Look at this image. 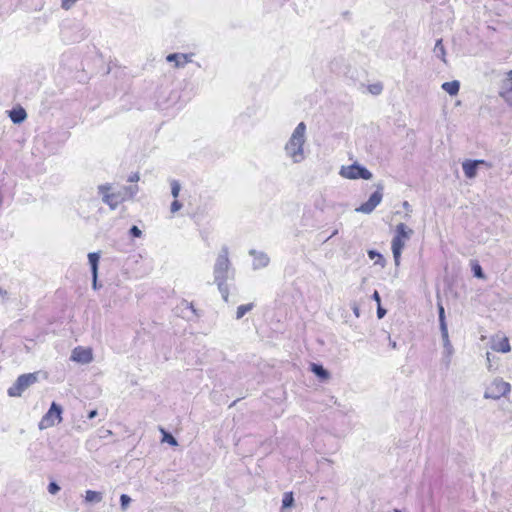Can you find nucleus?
I'll return each mask as SVG.
<instances>
[{
  "label": "nucleus",
  "mask_w": 512,
  "mask_h": 512,
  "mask_svg": "<svg viewBox=\"0 0 512 512\" xmlns=\"http://www.w3.org/2000/svg\"><path fill=\"white\" fill-rule=\"evenodd\" d=\"M2 293V290L0 289V294Z\"/></svg>",
  "instance_id": "nucleus-47"
},
{
  "label": "nucleus",
  "mask_w": 512,
  "mask_h": 512,
  "mask_svg": "<svg viewBox=\"0 0 512 512\" xmlns=\"http://www.w3.org/2000/svg\"><path fill=\"white\" fill-rule=\"evenodd\" d=\"M70 359L80 364H89L93 361V351L88 347L77 346L72 350Z\"/></svg>",
  "instance_id": "nucleus-10"
},
{
  "label": "nucleus",
  "mask_w": 512,
  "mask_h": 512,
  "mask_svg": "<svg viewBox=\"0 0 512 512\" xmlns=\"http://www.w3.org/2000/svg\"><path fill=\"white\" fill-rule=\"evenodd\" d=\"M491 349L496 352L508 353L511 350V346L507 337H493L491 341Z\"/></svg>",
  "instance_id": "nucleus-13"
},
{
  "label": "nucleus",
  "mask_w": 512,
  "mask_h": 512,
  "mask_svg": "<svg viewBox=\"0 0 512 512\" xmlns=\"http://www.w3.org/2000/svg\"><path fill=\"white\" fill-rule=\"evenodd\" d=\"M486 356H487V360L490 361V353L489 352L486 354Z\"/></svg>",
  "instance_id": "nucleus-44"
},
{
  "label": "nucleus",
  "mask_w": 512,
  "mask_h": 512,
  "mask_svg": "<svg viewBox=\"0 0 512 512\" xmlns=\"http://www.w3.org/2000/svg\"><path fill=\"white\" fill-rule=\"evenodd\" d=\"M171 194L176 199L179 196L181 186L180 183L177 180H171Z\"/></svg>",
  "instance_id": "nucleus-28"
},
{
  "label": "nucleus",
  "mask_w": 512,
  "mask_h": 512,
  "mask_svg": "<svg viewBox=\"0 0 512 512\" xmlns=\"http://www.w3.org/2000/svg\"><path fill=\"white\" fill-rule=\"evenodd\" d=\"M59 491H60V486L57 483H55V482L49 483V485H48V492L50 494L55 495Z\"/></svg>",
  "instance_id": "nucleus-32"
},
{
  "label": "nucleus",
  "mask_w": 512,
  "mask_h": 512,
  "mask_svg": "<svg viewBox=\"0 0 512 512\" xmlns=\"http://www.w3.org/2000/svg\"><path fill=\"white\" fill-rule=\"evenodd\" d=\"M352 310H353V312H354L356 317L360 316V309H359V307H358V305L356 303L352 304Z\"/></svg>",
  "instance_id": "nucleus-37"
},
{
  "label": "nucleus",
  "mask_w": 512,
  "mask_h": 512,
  "mask_svg": "<svg viewBox=\"0 0 512 512\" xmlns=\"http://www.w3.org/2000/svg\"><path fill=\"white\" fill-rule=\"evenodd\" d=\"M163 441H166L172 446H176L178 444L177 440L171 434L168 433H164Z\"/></svg>",
  "instance_id": "nucleus-33"
},
{
  "label": "nucleus",
  "mask_w": 512,
  "mask_h": 512,
  "mask_svg": "<svg viewBox=\"0 0 512 512\" xmlns=\"http://www.w3.org/2000/svg\"><path fill=\"white\" fill-rule=\"evenodd\" d=\"M193 56V53H172L167 55L166 61L173 63L175 68H184L188 63L192 62Z\"/></svg>",
  "instance_id": "nucleus-11"
},
{
  "label": "nucleus",
  "mask_w": 512,
  "mask_h": 512,
  "mask_svg": "<svg viewBox=\"0 0 512 512\" xmlns=\"http://www.w3.org/2000/svg\"><path fill=\"white\" fill-rule=\"evenodd\" d=\"M473 273H474V276L477 278L483 279L485 277L484 273L482 271V268L479 264L473 265Z\"/></svg>",
  "instance_id": "nucleus-31"
},
{
  "label": "nucleus",
  "mask_w": 512,
  "mask_h": 512,
  "mask_svg": "<svg viewBox=\"0 0 512 512\" xmlns=\"http://www.w3.org/2000/svg\"><path fill=\"white\" fill-rule=\"evenodd\" d=\"M214 282L216 283L219 292L224 301H228L229 298V286L228 280L234 278V270L231 267L229 260L228 247L223 246L216 258L213 267Z\"/></svg>",
  "instance_id": "nucleus-1"
},
{
  "label": "nucleus",
  "mask_w": 512,
  "mask_h": 512,
  "mask_svg": "<svg viewBox=\"0 0 512 512\" xmlns=\"http://www.w3.org/2000/svg\"><path fill=\"white\" fill-rule=\"evenodd\" d=\"M62 421V407L53 402L39 422V429L44 430L59 424Z\"/></svg>",
  "instance_id": "nucleus-6"
},
{
  "label": "nucleus",
  "mask_w": 512,
  "mask_h": 512,
  "mask_svg": "<svg viewBox=\"0 0 512 512\" xmlns=\"http://www.w3.org/2000/svg\"><path fill=\"white\" fill-rule=\"evenodd\" d=\"M181 208H182V204L178 200H174L171 203L170 210H171L172 213H175V212L179 211Z\"/></svg>",
  "instance_id": "nucleus-34"
},
{
  "label": "nucleus",
  "mask_w": 512,
  "mask_h": 512,
  "mask_svg": "<svg viewBox=\"0 0 512 512\" xmlns=\"http://www.w3.org/2000/svg\"><path fill=\"white\" fill-rule=\"evenodd\" d=\"M433 52L437 58L442 60L444 63H446V50L444 48V45L442 43V39H438L435 43Z\"/></svg>",
  "instance_id": "nucleus-19"
},
{
  "label": "nucleus",
  "mask_w": 512,
  "mask_h": 512,
  "mask_svg": "<svg viewBox=\"0 0 512 512\" xmlns=\"http://www.w3.org/2000/svg\"><path fill=\"white\" fill-rule=\"evenodd\" d=\"M103 499L102 493L93 491V490H87L85 493V501L89 503H99Z\"/></svg>",
  "instance_id": "nucleus-21"
},
{
  "label": "nucleus",
  "mask_w": 512,
  "mask_h": 512,
  "mask_svg": "<svg viewBox=\"0 0 512 512\" xmlns=\"http://www.w3.org/2000/svg\"><path fill=\"white\" fill-rule=\"evenodd\" d=\"M413 234L414 231L406 224L399 223L396 225L395 234L391 241V250L395 266L398 267L400 265L402 251Z\"/></svg>",
  "instance_id": "nucleus-3"
},
{
  "label": "nucleus",
  "mask_w": 512,
  "mask_h": 512,
  "mask_svg": "<svg viewBox=\"0 0 512 512\" xmlns=\"http://www.w3.org/2000/svg\"><path fill=\"white\" fill-rule=\"evenodd\" d=\"M339 174L347 179H358L362 178L369 180L372 178V173L363 166L358 164H352L349 166H342Z\"/></svg>",
  "instance_id": "nucleus-8"
},
{
  "label": "nucleus",
  "mask_w": 512,
  "mask_h": 512,
  "mask_svg": "<svg viewBox=\"0 0 512 512\" xmlns=\"http://www.w3.org/2000/svg\"><path fill=\"white\" fill-rule=\"evenodd\" d=\"M100 259V253L92 252L88 254L89 264L91 266L92 276L98 275V263Z\"/></svg>",
  "instance_id": "nucleus-18"
},
{
  "label": "nucleus",
  "mask_w": 512,
  "mask_h": 512,
  "mask_svg": "<svg viewBox=\"0 0 512 512\" xmlns=\"http://www.w3.org/2000/svg\"><path fill=\"white\" fill-rule=\"evenodd\" d=\"M97 414H98L97 410L90 411L89 414H88V419L95 418L97 416Z\"/></svg>",
  "instance_id": "nucleus-39"
},
{
  "label": "nucleus",
  "mask_w": 512,
  "mask_h": 512,
  "mask_svg": "<svg viewBox=\"0 0 512 512\" xmlns=\"http://www.w3.org/2000/svg\"><path fill=\"white\" fill-rule=\"evenodd\" d=\"M296 128H300V129H303V128H306L304 122H300Z\"/></svg>",
  "instance_id": "nucleus-43"
},
{
  "label": "nucleus",
  "mask_w": 512,
  "mask_h": 512,
  "mask_svg": "<svg viewBox=\"0 0 512 512\" xmlns=\"http://www.w3.org/2000/svg\"><path fill=\"white\" fill-rule=\"evenodd\" d=\"M438 309H439L440 330H441V332H446V331H448V328H447V324H446V321H445L444 307L441 304H438Z\"/></svg>",
  "instance_id": "nucleus-25"
},
{
  "label": "nucleus",
  "mask_w": 512,
  "mask_h": 512,
  "mask_svg": "<svg viewBox=\"0 0 512 512\" xmlns=\"http://www.w3.org/2000/svg\"><path fill=\"white\" fill-rule=\"evenodd\" d=\"M311 371L318 376L322 380H327L329 378V373L323 366L313 363L311 365Z\"/></svg>",
  "instance_id": "nucleus-22"
},
{
  "label": "nucleus",
  "mask_w": 512,
  "mask_h": 512,
  "mask_svg": "<svg viewBox=\"0 0 512 512\" xmlns=\"http://www.w3.org/2000/svg\"><path fill=\"white\" fill-rule=\"evenodd\" d=\"M305 143V130H294L284 148L293 163H301L306 158Z\"/></svg>",
  "instance_id": "nucleus-2"
},
{
  "label": "nucleus",
  "mask_w": 512,
  "mask_h": 512,
  "mask_svg": "<svg viewBox=\"0 0 512 512\" xmlns=\"http://www.w3.org/2000/svg\"><path fill=\"white\" fill-rule=\"evenodd\" d=\"M112 185L109 183L101 184L98 186V193L102 197V201L107 204L110 209L115 210L120 203L125 201V197L122 196V192H111Z\"/></svg>",
  "instance_id": "nucleus-4"
},
{
  "label": "nucleus",
  "mask_w": 512,
  "mask_h": 512,
  "mask_svg": "<svg viewBox=\"0 0 512 512\" xmlns=\"http://www.w3.org/2000/svg\"><path fill=\"white\" fill-rule=\"evenodd\" d=\"M395 512H400L398 509H395Z\"/></svg>",
  "instance_id": "nucleus-46"
},
{
  "label": "nucleus",
  "mask_w": 512,
  "mask_h": 512,
  "mask_svg": "<svg viewBox=\"0 0 512 512\" xmlns=\"http://www.w3.org/2000/svg\"><path fill=\"white\" fill-rule=\"evenodd\" d=\"M511 93H512V70L508 73V77L504 82L503 90L500 92V96L505 99L507 102H511Z\"/></svg>",
  "instance_id": "nucleus-16"
},
{
  "label": "nucleus",
  "mask_w": 512,
  "mask_h": 512,
  "mask_svg": "<svg viewBox=\"0 0 512 512\" xmlns=\"http://www.w3.org/2000/svg\"><path fill=\"white\" fill-rule=\"evenodd\" d=\"M441 335H442V339H443L444 354L446 355L447 358H450L451 355L453 354L454 350H453V346L449 340L448 331L441 332Z\"/></svg>",
  "instance_id": "nucleus-20"
},
{
  "label": "nucleus",
  "mask_w": 512,
  "mask_h": 512,
  "mask_svg": "<svg viewBox=\"0 0 512 512\" xmlns=\"http://www.w3.org/2000/svg\"><path fill=\"white\" fill-rule=\"evenodd\" d=\"M130 503H131V498L126 494H122L120 497L121 509L123 511H126Z\"/></svg>",
  "instance_id": "nucleus-30"
},
{
  "label": "nucleus",
  "mask_w": 512,
  "mask_h": 512,
  "mask_svg": "<svg viewBox=\"0 0 512 512\" xmlns=\"http://www.w3.org/2000/svg\"><path fill=\"white\" fill-rule=\"evenodd\" d=\"M130 233L133 237H141L142 231L137 226H132Z\"/></svg>",
  "instance_id": "nucleus-36"
},
{
  "label": "nucleus",
  "mask_w": 512,
  "mask_h": 512,
  "mask_svg": "<svg viewBox=\"0 0 512 512\" xmlns=\"http://www.w3.org/2000/svg\"><path fill=\"white\" fill-rule=\"evenodd\" d=\"M383 90L381 83H375L368 86V91L373 95H379Z\"/></svg>",
  "instance_id": "nucleus-29"
},
{
  "label": "nucleus",
  "mask_w": 512,
  "mask_h": 512,
  "mask_svg": "<svg viewBox=\"0 0 512 512\" xmlns=\"http://www.w3.org/2000/svg\"><path fill=\"white\" fill-rule=\"evenodd\" d=\"M484 160H470L467 159L462 163V168L465 176L469 179H473L477 176V168L480 165H485Z\"/></svg>",
  "instance_id": "nucleus-12"
},
{
  "label": "nucleus",
  "mask_w": 512,
  "mask_h": 512,
  "mask_svg": "<svg viewBox=\"0 0 512 512\" xmlns=\"http://www.w3.org/2000/svg\"><path fill=\"white\" fill-rule=\"evenodd\" d=\"M97 276H98V275H96V276H92V280H93V281H92V282H93V283H92V285H93V288H94V289H97Z\"/></svg>",
  "instance_id": "nucleus-42"
},
{
  "label": "nucleus",
  "mask_w": 512,
  "mask_h": 512,
  "mask_svg": "<svg viewBox=\"0 0 512 512\" xmlns=\"http://www.w3.org/2000/svg\"><path fill=\"white\" fill-rule=\"evenodd\" d=\"M252 308H253L252 303L238 306L237 311H236V319H241L247 312L251 311Z\"/></svg>",
  "instance_id": "nucleus-27"
},
{
  "label": "nucleus",
  "mask_w": 512,
  "mask_h": 512,
  "mask_svg": "<svg viewBox=\"0 0 512 512\" xmlns=\"http://www.w3.org/2000/svg\"><path fill=\"white\" fill-rule=\"evenodd\" d=\"M403 207H404V209H405L407 212H410V211H411V206H410V204H409L407 201H404V202H403Z\"/></svg>",
  "instance_id": "nucleus-40"
},
{
  "label": "nucleus",
  "mask_w": 512,
  "mask_h": 512,
  "mask_svg": "<svg viewBox=\"0 0 512 512\" xmlns=\"http://www.w3.org/2000/svg\"><path fill=\"white\" fill-rule=\"evenodd\" d=\"M373 299L379 304L380 303V296H379V293L377 291L374 292L373 294Z\"/></svg>",
  "instance_id": "nucleus-41"
},
{
  "label": "nucleus",
  "mask_w": 512,
  "mask_h": 512,
  "mask_svg": "<svg viewBox=\"0 0 512 512\" xmlns=\"http://www.w3.org/2000/svg\"><path fill=\"white\" fill-rule=\"evenodd\" d=\"M294 504V497L292 492H286L283 496L282 500V511L284 512L285 508L292 507Z\"/></svg>",
  "instance_id": "nucleus-26"
},
{
  "label": "nucleus",
  "mask_w": 512,
  "mask_h": 512,
  "mask_svg": "<svg viewBox=\"0 0 512 512\" xmlns=\"http://www.w3.org/2000/svg\"><path fill=\"white\" fill-rule=\"evenodd\" d=\"M383 198L382 187L379 186L378 190L375 191L362 205L355 209L356 212L370 214L373 210L381 203Z\"/></svg>",
  "instance_id": "nucleus-9"
},
{
  "label": "nucleus",
  "mask_w": 512,
  "mask_h": 512,
  "mask_svg": "<svg viewBox=\"0 0 512 512\" xmlns=\"http://www.w3.org/2000/svg\"><path fill=\"white\" fill-rule=\"evenodd\" d=\"M391 346H392V348H396V342H393V343L391 344Z\"/></svg>",
  "instance_id": "nucleus-45"
},
{
  "label": "nucleus",
  "mask_w": 512,
  "mask_h": 512,
  "mask_svg": "<svg viewBox=\"0 0 512 512\" xmlns=\"http://www.w3.org/2000/svg\"><path fill=\"white\" fill-rule=\"evenodd\" d=\"M38 380V373H28L20 375L13 386L8 389V395L11 397H19L31 385Z\"/></svg>",
  "instance_id": "nucleus-5"
},
{
  "label": "nucleus",
  "mask_w": 512,
  "mask_h": 512,
  "mask_svg": "<svg viewBox=\"0 0 512 512\" xmlns=\"http://www.w3.org/2000/svg\"><path fill=\"white\" fill-rule=\"evenodd\" d=\"M139 180H140V175L138 172H134V173L130 174L128 177V182H131V183H136Z\"/></svg>",
  "instance_id": "nucleus-35"
},
{
  "label": "nucleus",
  "mask_w": 512,
  "mask_h": 512,
  "mask_svg": "<svg viewBox=\"0 0 512 512\" xmlns=\"http://www.w3.org/2000/svg\"><path fill=\"white\" fill-rule=\"evenodd\" d=\"M249 254L254 257L253 260V269H261L268 266L270 262V258L264 252H258L256 250H250Z\"/></svg>",
  "instance_id": "nucleus-14"
},
{
  "label": "nucleus",
  "mask_w": 512,
  "mask_h": 512,
  "mask_svg": "<svg viewBox=\"0 0 512 512\" xmlns=\"http://www.w3.org/2000/svg\"><path fill=\"white\" fill-rule=\"evenodd\" d=\"M385 313H386V311H385L383 308H381V307L379 306V307H378V309H377V315H378V317H379V318H382V317L385 315Z\"/></svg>",
  "instance_id": "nucleus-38"
},
{
  "label": "nucleus",
  "mask_w": 512,
  "mask_h": 512,
  "mask_svg": "<svg viewBox=\"0 0 512 512\" xmlns=\"http://www.w3.org/2000/svg\"><path fill=\"white\" fill-rule=\"evenodd\" d=\"M442 89L447 92L449 95L454 96L459 92L460 83L456 80L444 82L442 84Z\"/></svg>",
  "instance_id": "nucleus-17"
},
{
  "label": "nucleus",
  "mask_w": 512,
  "mask_h": 512,
  "mask_svg": "<svg viewBox=\"0 0 512 512\" xmlns=\"http://www.w3.org/2000/svg\"><path fill=\"white\" fill-rule=\"evenodd\" d=\"M121 192L126 201L128 199H133L137 195L139 192V187L137 185L124 187Z\"/></svg>",
  "instance_id": "nucleus-23"
},
{
  "label": "nucleus",
  "mask_w": 512,
  "mask_h": 512,
  "mask_svg": "<svg viewBox=\"0 0 512 512\" xmlns=\"http://www.w3.org/2000/svg\"><path fill=\"white\" fill-rule=\"evenodd\" d=\"M511 390L508 382L502 379H495L485 390L484 398L497 400L502 396L507 395Z\"/></svg>",
  "instance_id": "nucleus-7"
},
{
  "label": "nucleus",
  "mask_w": 512,
  "mask_h": 512,
  "mask_svg": "<svg viewBox=\"0 0 512 512\" xmlns=\"http://www.w3.org/2000/svg\"><path fill=\"white\" fill-rule=\"evenodd\" d=\"M368 256L371 260H375V265H379L381 267L385 266V260L380 253H378L374 250H369Z\"/></svg>",
  "instance_id": "nucleus-24"
},
{
  "label": "nucleus",
  "mask_w": 512,
  "mask_h": 512,
  "mask_svg": "<svg viewBox=\"0 0 512 512\" xmlns=\"http://www.w3.org/2000/svg\"><path fill=\"white\" fill-rule=\"evenodd\" d=\"M8 115L14 124L22 123L27 117V113L22 107L13 108L8 111Z\"/></svg>",
  "instance_id": "nucleus-15"
}]
</instances>
